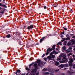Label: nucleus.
I'll return each mask as SVG.
<instances>
[{
    "label": "nucleus",
    "mask_w": 75,
    "mask_h": 75,
    "mask_svg": "<svg viewBox=\"0 0 75 75\" xmlns=\"http://www.w3.org/2000/svg\"><path fill=\"white\" fill-rule=\"evenodd\" d=\"M46 51H47V52L45 53V55L46 56H47V55H48L49 54H50L49 52H50V51H51L50 49L48 48ZM48 51H49V52Z\"/></svg>",
    "instance_id": "nucleus-4"
},
{
    "label": "nucleus",
    "mask_w": 75,
    "mask_h": 75,
    "mask_svg": "<svg viewBox=\"0 0 75 75\" xmlns=\"http://www.w3.org/2000/svg\"><path fill=\"white\" fill-rule=\"evenodd\" d=\"M20 73V72H21V71H20V69H18V70H17V71H16V72L15 73L16 74H17V73Z\"/></svg>",
    "instance_id": "nucleus-10"
},
{
    "label": "nucleus",
    "mask_w": 75,
    "mask_h": 75,
    "mask_svg": "<svg viewBox=\"0 0 75 75\" xmlns=\"http://www.w3.org/2000/svg\"><path fill=\"white\" fill-rule=\"evenodd\" d=\"M74 38V40H75V36H73L72 37V38Z\"/></svg>",
    "instance_id": "nucleus-53"
},
{
    "label": "nucleus",
    "mask_w": 75,
    "mask_h": 75,
    "mask_svg": "<svg viewBox=\"0 0 75 75\" xmlns=\"http://www.w3.org/2000/svg\"><path fill=\"white\" fill-rule=\"evenodd\" d=\"M3 6V5L2 4V3H0V6L1 7H2Z\"/></svg>",
    "instance_id": "nucleus-41"
},
{
    "label": "nucleus",
    "mask_w": 75,
    "mask_h": 75,
    "mask_svg": "<svg viewBox=\"0 0 75 75\" xmlns=\"http://www.w3.org/2000/svg\"><path fill=\"white\" fill-rule=\"evenodd\" d=\"M37 63H41V60H38L36 61Z\"/></svg>",
    "instance_id": "nucleus-24"
},
{
    "label": "nucleus",
    "mask_w": 75,
    "mask_h": 75,
    "mask_svg": "<svg viewBox=\"0 0 75 75\" xmlns=\"http://www.w3.org/2000/svg\"><path fill=\"white\" fill-rule=\"evenodd\" d=\"M62 74H63V75H65V73H63Z\"/></svg>",
    "instance_id": "nucleus-63"
},
{
    "label": "nucleus",
    "mask_w": 75,
    "mask_h": 75,
    "mask_svg": "<svg viewBox=\"0 0 75 75\" xmlns=\"http://www.w3.org/2000/svg\"><path fill=\"white\" fill-rule=\"evenodd\" d=\"M60 37L61 38H62L63 37H64V36L63 35H62Z\"/></svg>",
    "instance_id": "nucleus-51"
},
{
    "label": "nucleus",
    "mask_w": 75,
    "mask_h": 75,
    "mask_svg": "<svg viewBox=\"0 0 75 75\" xmlns=\"http://www.w3.org/2000/svg\"><path fill=\"white\" fill-rule=\"evenodd\" d=\"M56 46V45H53L52 47V48H50V47H49L48 48L50 49L51 51H52V50H54L55 49V47Z\"/></svg>",
    "instance_id": "nucleus-3"
},
{
    "label": "nucleus",
    "mask_w": 75,
    "mask_h": 75,
    "mask_svg": "<svg viewBox=\"0 0 75 75\" xmlns=\"http://www.w3.org/2000/svg\"><path fill=\"white\" fill-rule=\"evenodd\" d=\"M66 52L67 53H68L69 52H71V50H66Z\"/></svg>",
    "instance_id": "nucleus-22"
},
{
    "label": "nucleus",
    "mask_w": 75,
    "mask_h": 75,
    "mask_svg": "<svg viewBox=\"0 0 75 75\" xmlns=\"http://www.w3.org/2000/svg\"><path fill=\"white\" fill-rule=\"evenodd\" d=\"M32 10H33L32 9H29L28 12H29V11H32Z\"/></svg>",
    "instance_id": "nucleus-37"
},
{
    "label": "nucleus",
    "mask_w": 75,
    "mask_h": 75,
    "mask_svg": "<svg viewBox=\"0 0 75 75\" xmlns=\"http://www.w3.org/2000/svg\"><path fill=\"white\" fill-rule=\"evenodd\" d=\"M26 70H27V71H30V69H29V68L27 67L25 68Z\"/></svg>",
    "instance_id": "nucleus-26"
},
{
    "label": "nucleus",
    "mask_w": 75,
    "mask_h": 75,
    "mask_svg": "<svg viewBox=\"0 0 75 75\" xmlns=\"http://www.w3.org/2000/svg\"><path fill=\"white\" fill-rule=\"evenodd\" d=\"M44 60L45 61H47V58H45L44 59Z\"/></svg>",
    "instance_id": "nucleus-48"
},
{
    "label": "nucleus",
    "mask_w": 75,
    "mask_h": 75,
    "mask_svg": "<svg viewBox=\"0 0 75 75\" xmlns=\"http://www.w3.org/2000/svg\"><path fill=\"white\" fill-rule=\"evenodd\" d=\"M72 55V53H69V54H67V56L68 57H69V56H70V55Z\"/></svg>",
    "instance_id": "nucleus-33"
},
{
    "label": "nucleus",
    "mask_w": 75,
    "mask_h": 75,
    "mask_svg": "<svg viewBox=\"0 0 75 75\" xmlns=\"http://www.w3.org/2000/svg\"><path fill=\"white\" fill-rule=\"evenodd\" d=\"M67 44L65 43H63V45H66Z\"/></svg>",
    "instance_id": "nucleus-60"
},
{
    "label": "nucleus",
    "mask_w": 75,
    "mask_h": 75,
    "mask_svg": "<svg viewBox=\"0 0 75 75\" xmlns=\"http://www.w3.org/2000/svg\"><path fill=\"white\" fill-rule=\"evenodd\" d=\"M59 62H58L57 61L55 63V65L56 66H58V65H59Z\"/></svg>",
    "instance_id": "nucleus-12"
},
{
    "label": "nucleus",
    "mask_w": 75,
    "mask_h": 75,
    "mask_svg": "<svg viewBox=\"0 0 75 75\" xmlns=\"http://www.w3.org/2000/svg\"><path fill=\"white\" fill-rule=\"evenodd\" d=\"M37 64L35 63L33 65V67L35 68V69H38V68L37 67Z\"/></svg>",
    "instance_id": "nucleus-7"
},
{
    "label": "nucleus",
    "mask_w": 75,
    "mask_h": 75,
    "mask_svg": "<svg viewBox=\"0 0 75 75\" xmlns=\"http://www.w3.org/2000/svg\"><path fill=\"white\" fill-rule=\"evenodd\" d=\"M68 60V59H66V60L62 59V61H61L60 62V63H64V62H67Z\"/></svg>",
    "instance_id": "nucleus-5"
},
{
    "label": "nucleus",
    "mask_w": 75,
    "mask_h": 75,
    "mask_svg": "<svg viewBox=\"0 0 75 75\" xmlns=\"http://www.w3.org/2000/svg\"><path fill=\"white\" fill-rule=\"evenodd\" d=\"M67 26H64V27H62L64 29V30L65 31H67V29L66 28Z\"/></svg>",
    "instance_id": "nucleus-14"
},
{
    "label": "nucleus",
    "mask_w": 75,
    "mask_h": 75,
    "mask_svg": "<svg viewBox=\"0 0 75 75\" xmlns=\"http://www.w3.org/2000/svg\"><path fill=\"white\" fill-rule=\"evenodd\" d=\"M70 36H73V35H74V34H70Z\"/></svg>",
    "instance_id": "nucleus-46"
},
{
    "label": "nucleus",
    "mask_w": 75,
    "mask_h": 75,
    "mask_svg": "<svg viewBox=\"0 0 75 75\" xmlns=\"http://www.w3.org/2000/svg\"><path fill=\"white\" fill-rule=\"evenodd\" d=\"M72 57H73V58H74L75 56L74 54H73L72 55Z\"/></svg>",
    "instance_id": "nucleus-59"
},
{
    "label": "nucleus",
    "mask_w": 75,
    "mask_h": 75,
    "mask_svg": "<svg viewBox=\"0 0 75 75\" xmlns=\"http://www.w3.org/2000/svg\"><path fill=\"white\" fill-rule=\"evenodd\" d=\"M33 63H32L31 64H30L29 66V68H31V66H33Z\"/></svg>",
    "instance_id": "nucleus-27"
},
{
    "label": "nucleus",
    "mask_w": 75,
    "mask_h": 75,
    "mask_svg": "<svg viewBox=\"0 0 75 75\" xmlns=\"http://www.w3.org/2000/svg\"><path fill=\"white\" fill-rule=\"evenodd\" d=\"M54 54V53H53V52H51V53H50V57H51V56H52V55H52V54Z\"/></svg>",
    "instance_id": "nucleus-30"
},
{
    "label": "nucleus",
    "mask_w": 75,
    "mask_h": 75,
    "mask_svg": "<svg viewBox=\"0 0 75 75\" xmlns=\"http://www.w3.org/2000/svg\"><path fill=\"white\" fill-rule=\"evenodd\" d=\"M64 67H68V64H63Z\"/></svg>",
    "instance_id": "nucleus-13"
},
{
    "label": "nucleus",
    "mask_w": 75,
    "mask_h": 75,
    "mask_svg": "<svg viewBox=\"0 0 75 75\" xmlns=\"http://www.w3.org/2000/svg\"><path fill=\"white\" fill-rule=\"evenodd\" d=\"M36 44H37L36 45H39V43L38 42Z\"/></svg>",
    "instance_id": "nucleus-64"
},
{
    "label": "nucleus",
    "mask_w": 75,
    "mask_h": 75,
    "mask_svg": "<svg viewBox=\"0 0 75 75\" xmlns=\"http://www.w3.org/2000/svg\"><path fill=\"white\" fill-rule=\"evenodd\" d=\"M43 75H49L50 74V73L48 72H45L44 73H43Z\"/></svg>",
    "instance_id": "nucleus-16"
},
{
    "label": "nucleus",
    "mask_w": 75,
    "mask_h": 75,
    "mask_svg": "<svg viewBox=\"0 0 75 75\" xmlns=\"http://www.w3.org/2000/svg\"><path fill=\"white\" fill-rule=\"evenodd\" d=\"M69 34H67L66 35V37H69Z\"/></svg>",
    "instance_id": "nucleus-47"
},
{
    "label": "nucleus",
    "mask_w": 75,
    "mask_h": 75,
    "mask_svg": "<svg viewBox=\"0 0 75 75\" xmlns=\"http://www.w3.org/2000/svg\"><path fill=\"white\" fill-rule=\"evenodd\" d=\"M42 71H49V70H48V69L47 68H44L42 70Z\"/></svg>",
    "instance_id": "nucleus-11"
},
{
    "label": "nucleus",
    "mask_w": 75,
    "mask_h": 75,
    "mask_svg": "<svg viewBox=\"0 0 75 75\" xmlns=\"http://www.w3.org/2000/svg\"><path fill=\"white\" fill-rule=\"evenodd\" d=\"M45 54H44L42 56V58H43V57H45Z\"/></svg>",
    "instance_id": "nucleus-36"
},
{
    "label": "nucleus",
    "mask_w": 75,
    "mask_h": 75,
    "mask_svg": "<svg viewBox=\"0 0 75 75\" xmlns=\"http://www.w3.org/2000/svg\"><path fill=\"white\" fill-rule=\"evenodd\" d=\"M50 75H54V74L53 73H50Z\"/></svg>",
    "instance_id": "nucleus-62"
},
{
    "label": "nucleus",
    "mask_w": 75,
    "mask_h": 75,
    "mask_svg": "<svg viewBox=\"0 0 75 75\" xmlns=\"http://www.w3.org/2000/svg\"><path fill=\"white\" fill-rule=\"evenodd\" d=\"M62 42H59L57 43V44L58 45H62Z\"/></svg>",
    "instance_id": "nucleus-25"
},
{
    "label": "nucleus",
    "mask_w": 75,
    "mask_h": 75,
    "mask_svg": "<svg viewBox=\"0 0 75 75\" xmlns=\"http://www.w3.org/2000/svg\"><path fill=\"white\" fill-rule=\"evenodd\" d=\"M69 65L70 67H72L73 64L72 63L74 62V60L72 58H70L69 59Z\"/></svg>",
    "instance_id": "nucleus-1"
},
{
    "label": "nucleus",
    "mask_w": 75,
    "mask_h": 75,
    "mask_svg": "<svg viewBox=\"0 0 75 75\" xmlns=\"http://www.w3.org/2000/svg\"><path fill=\"white\" fill-rule=\"evenodd\" d=\"M68 73H69V74H71V71H68Z\"/></svg>",
    "instance_id": "nucleus-45"
},
{
    "label": "nucleus",
    "mask_w": 75,
    "mask_h": 75,
    "mask_svg": "<svg viewBox=\"0 0 75 75\" xmlns=\"http://www.w3.org/2000/svg\"><path fill=\"white\" fill-rule=\"evenodd\" d=\"M70 41L71 42H72V44H74V45H75V40L73 39H72L71 40H70Z\"/></svg>",
    "instance_id": "nucleus-8"
},
{
    "label": "nucleus",
    "mask_w": 75,
    "mask_h": 75,
    "mask_svg": "<svg viewBox=\"0 0 75 75\" xmlns=\"http://www.w3.org/2000/svg\"><path fill=\"white\" fill-rule=\"evenodd\" d=\"M62 40H61V42H64V41H65V38H62Z\"/></svg>",
    "instance_id": "nucleus-21"
},
{
    "label": "nucleus",
    "mask_w": 75,
    "mask_h": 75,
    "mask_svg": "<svg viewBox=\"0 0 75 75\" xmlns=\"http://www.w3.org/2000/svg\"><path fill=\"white\" fill-rule=\"evenodd\" d=\"M70 40V38L68 37L66 39H65V40H66V41H68V40Z\"/></svg>",
    "instance_id": "nucleus-20"
},
{
    "label": "nucleus",
    "mask_w": 75,
    "mask_h": 75,
    "mask_svg": "<svg viewBox=\"0 0 75 75\" xmlns=\"http://www.w3.org/2000/svg\"><path fill=\"white\" fill-rule=\"evenodd\" d=\"M56 51H59V50L57 48H56Z\"/></svg>",
    "instance_id": "nucleus-56"
},
{
    "label": "nucleus",
    "mask_w": 75,
    "mask_h": 75,
    "mask_svg": "<svg viewBox=\"0 0 75 75\" xmlns=\"http://www.w3.org/2000/svg\"><path fill=\"white\" fill-rule=\"evenodd\" d=\"M59 69H57V70H55V71H56V72H57V71H59Z\"/></svg>",
    "instance_id": "nucleus-40"
},
{
    "label": "nucleus",
    "mask_w": 75,
    "mask_h": 75,
    "mask_svg": "<svg viewBox=\"0 0 75 75\" xmlns=\"http://www.w3.org/2000/svg\"><path fill=\"white\" fill-rule=\"evenodd\" d=\"M70 11L71 13H72L73 12V10H72V9H71L70 10Z\"/></svg>",
    "instance_id": "nucleus-42"
},
{
    "label": "nucleus",
    "mask_w": 75,
    "mask_h": 75,
    "mask_svg": "<svg viewBox=\"0 0 75 75\" xmlns=\"http://www.w3.org/2000/svg\"><path fill=\"white\" fill-rule=\"evenodd\" d=\"M62 48L63 50H66V47L65 46L63 47Z\"/></svg>",
    "instance_id": "nucleus-32"
},
{
    "label": "nucleus",
    "mask_w": 75,
    "mask_h": 75,
    "mask_svg": "<svg viewBox=\"0 0 75 75\" xmlns=\"http://www.w3.org/2000/svg\"><path fill=\"white\" fill-rule=\"evenodd\" d=\"M33 59H34V58L33 57L30 58L29 59L30 61H33Z\"/></svg>",
    "instance_id": "nucleus-29"
},
{
    "label": "nucleus",
    "mask_w": 75,
    "mask_h": 75,
    "mask_svg": "<svg viewBox=\"0 0 75 75\" xmlns=\"http://www.w3.org/2000/svg\"><path fill=\"white\" fill-rule=\"evenodd\" d=\"M68 50H71V51H72V48L71 47H69L68 48Z\"/></svg>",
    "instance_id": "nucleus-23"
},
{
    "label": "nucleus",
    "mask_w": 75,
    "mask_h": 75,
    "mask_svg": "<svg viewBox=\"0 0 75 75\" xmlns=\"http://www.w3.org/2000/svg\"><path fill=\"white\" fill-rule=\"evenodd\" d=\"M50 60H52V58H51V57L50 58V59H49V61H50Z\"/></svg>",
    "instance_id": "nucleus-52"
},
{
    "label": "nucleus",
    "mask_w": 75,
    "mask_h": 75,
    "mask_svg": "<svg viewBox=\"0 0 75 75\" xmlns=\"http://www.w3.org/2000/svg\"><path fill=\"white\" fill-rule=\"evenodd\" d=\"M47 37H50L52 36V35L50 34H47Z\"/></svg>",
    "instance_id": "nucleus-34"
},
{
    "label": "nucleus",
    "mask_w": 75,
    "mask_h": 75,
    "mask_svg": "<svg viewBox=\"0 0 75 75\" xmlns=\"http://www.w3.org/2000/svg\"><path fill=\"white\" fill-rule=\"evenodd\" d=\"M4 11L3 10L2 12H0V13H4Z\"/></svg>",
    "instance_id": "nucleus-49"
},
{
    "label": "nucleus",
    "mask_w": 75,
    "mask_h": 75,
    "mask_svg": "<svg viewBox=\"0 0 75 75\" xmlns=\"http://www.w3.org/2000/svg\"><path fill=\"white\" fill-rule=\"evenodd\" d=\"M52 24H53V25H54V24H55V23L52 22Z\"/></svg>",
    "instance_id": "nucleus-61"
},
{
    "label": "nucleus",
    "mask_w": 75,
    "mask_h": 75,
    "mask_svg": "<svg viewBox=\"0 0 75 75\" xmlns=\"http://www.w3.org/2000/svg\"><path fill=\"white\" fill-rule=\"evenodd\" d=\"M52 52H53V54H54V53L55 54V50H54Z\"/></svg>",
    "instance_id": "nucleus-43"
},
{
    "label": "nucleus",
    "mask_w": 75,
    "mask_h": 75,
    "mask_svg": "<svg viewBox=\"0 0 75 75\" xmlns=\"http://www.w3.org/2000/svg\"><path fill=\"white\" fill-rule=\"evenodd\" d=\"M59 68H63L64 67V64H61L60 65H59L58 66Z\"/></svg>",
    "instance_id": "nucleus-9"
},
{
    "label": "nucleus",
    "mask_w": 75,
    "mask_h": 75,
    "mask_svg": "<svg viewBox=\"0 0 75 75\" xmlns=\"http://www.w3.org/2000/svg\"><path fill=\"white\" fill-rule=\"evenodd\" d=\"M51 57V56H48L47 57V59H48L49 60V59Z\"/></svg>",
    "instance_id": "nucleus-38"
},
{
    "label": "nucleus",
    "mask_w": 75,
    "mask_h": 75,
    "mask_svg": "<svg viewBox=\"0 0 75 75\" xmlns=\"http://www.w3.org/2000/svg\"><path fill=\"white\" fill-rule=\"evenodd\" d=\"M3 7H4L5 8H7V6H6L5 5H3Z\"/></svg>",
    "instance_id": "nucleus-35"
},
{
    "label": "nucleus",
    "mask_w": 75,
    "mask_h": 75,
    "mask_svg": "<svg viewBox=\"0 0 75 75\" xmlns=\"http://www.w3.org/2000/svg\"><path fill=\"white\" fill-rule=\"evenodd\" d=\"M33 28H34V25H31L27 27V29L28 30V31L31 30Z\"/></svg>",
    "instance_id": "nucleus-2"
},
{
    "label": "nucleus",
    "mask_w": 75,
    "mask_h": 75,
    "mask_svg": "<svg viewBox=\"0 0 75 75\" xmlns=\"http://www.w3.org/2000/svg\"><path fill=\"white\" fill-rule=\"evenodd\" d=\"M48 71H51V68H49L48 69ZM48 70H49V71H48Z\"/></svg>",
    "instance_id": "nucleus-39"
},
{
    "label": "nucleus",
    "mask_w": 75,
    "mask_h": 75,
    "mask_svg": "<svg viewBox=\"0 0 75 75\" xmlns=\"http://www.w3.org/2000/svg\"><path fill=\"white\" fill-rule=\"evenodd\" d=\"M6 36L7 38H10V37H11V35L9 34L6 35Z\"/></svg>",
    "instance_id": "nucleus-17"
},
{
    "label": "nucleus",
    "mask_w": 75,
    "mask_h": 75,
    "mask_svg": "<svg viewBox=\"0 0 75 75\" xmlns=\"http://www.w3.org/2000/svg\"><path fill=\"white\" fill-rule=\"evenodd\" d=\"M46 37H43L40 40V42L41 43L44 40H45V39H46Z\"/></svg>",
    "instance_id": "nucleus-6"
},
{
    "label": "nucleus",
    "mask_w": 75,
    "mask_h": 75,
    "mask_svg": "<svg viewBox=\"0 0 75 75\" xmlns=\"http://www.w3.org/2000/svg\"><path fill=\"white\" fill-rule=\"evenodd\" d=\"M53 7H57V5H56V6L53 5Z\"/></svg>",
    "instance_id": "nucleus-57"
},
{
    "label": "nucleus",
    "mask_w": 75,
    "mask_h": 75,
    "mask_svg": "<svg viewBox=\"0 0 75 75\" xmlns=\"http://www.w3.org/2000/svg\"><path fill=\"white\" fill-rule=\"evenodd\" d=\"M6 0H3V2H2V3H5V1H5Z\"/></svg>",
    "instance_id": "nucleus-58"
},
{
    "label": "nucleus",
    "mask_w": 75,
    "mask_h": 75,
    "mask_svg": "<svg viewBox=\"0 0 75 75\" xmlns=\"http://www.w3.org/2000/svg\"><path fill=\"white\" fill-rule=\"evenodd\" d=\"M63 59H66V57H63Z\"/></svg>",
    "instance_id": "nucleus-50"
},
{
    "label": "nucleus",
    "mask_w": 75,
    "mask_h": 75,
    "mask_svg": "<svg viewBox=\"0 0 75 75\" xmlns=\"http://www.w3.org/2000/svg\"><path fill=\"white\" fill-rule=\"evenodd\" d=\"M71 42H69L67 43V45L68 46H69V45H71Z\"/></svg>",
    "instance_id": "nucleus-19"
},
{
    "label": "nucleus",
    "mask_w": 75,
    "mask_h": 75,
    "mask_svg": "<svg viewBox=\"0 0 75 75\" xmlns=\"http://www.w3.org/2000/svg\"><path fill=\"white\" fill-rule=\"evenodd\" d=\"M61 58L59 57V58H57V61H59V60H61Z\"/></svg>",
    "instance_id": "nucleus-31"
},
{
    "label": "nucleus",
    "mask_w": 75,
    "mask_h": 75,
    "mask_svg": "<svg viewBox=\"0 0 75 75\" xmlns=\"http://www.w3.org/2000/svg\"><path fill=\"white\" fill-rule=\"evenodd\" d=\"M73 67L74 69H75V64L73 65Z\"/></svg>",
    "instance_id": "nucleus-44"
},
{
    "label": "nucleus",
    "mask_w": 75,
    "mask_h": 75,
    "mask_svg": "<svg viewBox=\"0 0 75 75\" xmlns=\"http://www.w3.org/2000/svg\"><path fill=\"white\" fill-rule=\"evenodd\" d=\"M16 35H21V33H20V32H16Z\"/></svg>",
    "instance_id": "nucleus-18"
},
{
    "label": "nucleus",
    "mask_w": 75,
    "mask_h": 75,
    "mask_svg": "<svg viewBox=\"0 0 75 75\" xmlns=\"http://www.w3.org/2000/svg\"><path fill=\"white\" fill-rule=\"evenodd\" d=\"M38 65L39 66H40V63H38Z\"/></svg>",
    "instance_id": "nucleus-54"
},
{
    "label": "nucleus",
    "mask_w": 75,
    "mask_h": 75,
    "mask_svg": "<svg viewBox=\"0 0 75 75\" xmlns=\"http://www.w3.org/2000/svg\"><path fill=\"white\" fill-rule=\"evenodd\" d=\"M38 7L39 8H42V7H43L44 9H46V8H47V7L46 6H39Z\"/></svg>",
    "instance_id": "nucleus-15"
},
{
    "label": "nucleus",
    "mask_w": 75,
    "mask_h": 75,
    "mask_svg": "<svg viewBox=\"0 0 75 75\" xmlns=\"http://www.w3.org/2000/svg\"><path fill=\"white\" fill-rule=\"evenodd\" d=\"M55 54H58V52H55Z\"/></svg>",
    "instance_id": "nucleus-55"
},
{
    "label": "nucleus",
    "mask_w": 75,
    "mask_h": 75,
    "mask_svg": "<svg viewBox=\"0 0 75 75\" xmlns=\"http://www.w3.org/2000/svg\"><path fill=\"white\" fill-rule=\"evenodd\" d=\"M55 57V56L54 55H53L52 56V58H54Z\"/></svg>",
    "instance_id": "nucleus-28"
}]
</instances>
